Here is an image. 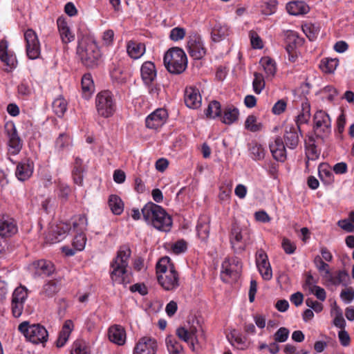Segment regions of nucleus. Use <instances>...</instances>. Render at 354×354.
<instances>
[{"label": "nucleus", "instance_id": "1", "mask_svg": "<svg viewBox=\"0 0 354 354\" xmlns=\"http://www.w3.org/2000/svg\"><path fill=\"white\" fill-rule=\"evenodd\" d=\"M131 254V251L128 246H121L117 252L116 257L111 261L110 265V277L114 284H126L129 283L127 267Z\"/></svg>", "mask_w": 354, "mask_h": 354}, {"label": "nucleus", "instance_id": "2", "mask_svg": "<svg viewBox=\"0 0 354 354\" xmlns=\"http://www.w3.org/2000/svg\"><path fill=\"white\" fill-rule=\"evenodd\" d=\"M141 212L144 219L156 229L164 232L170 230L171 218L161 206L149 202L142 208Z\"/></svg>", "mask_w": 354, "mask_h": 354}, {"label": "nucleus", "instance_id": "3", "mask_svg": "<svg viewBox=\"0 0 354 354\" xmlns=\"http://www.w3.org/2000/svg\"><path fill=\"white\" fill-rule=\"evenodd\" d=\"M164 64L169 73L180 74L187 68V55L181 48H171L165 54Z\"/></svg>", "mask_w": 354, "mask_h": 354}, {"label": "nucleus", "instance_id": "4", "mask_svg": "<svg viewBox=\"0 0 354 354\" xmlns=\"http://www.w3.org/2000/svg\"><path fill=\"white\" fill-rule=\"evenodd\" d=\"M77 51L84 66L94 68L97 66L101 54L96 43L89 38L79 41Z\"/></svg>", "mask_w": 354, "mask_h": 354}, {"label": "nucleus", "instance_id": "5", "mask_svg": "<svg viewBox=\"0 0 354 354\" xmlns=\"http://www.w3.org/2000/svg\"><path fill=\"white\" fill-rule=\"evenodd\" d=\"M95 107L99 115L108 118L116 110V102L113 93L109 91L100 92L95 97Z\"/></svg>", "mask_w": 354, "mask_h": 354}, {"label": "nucleus", "instance_id": "6", "mask_svg": "<svg viewBox=\"0 0 354 354\" xmlns=\"http://www.w3.org/2000/svg\"><path fill=\"white\" fill-rule=\"evenodd\" d=\"M19 330L34 344H44L47 341L48 331L39 324L29 325L28 322H24L19 324Z\"/></svg>", "mask_w": 354, "mask_h": 354}, {"label": "nucleus", "instance_id": "7", "mask_svg": "<svg viewBox=\"0 0 354 354\" xmlns=\"http://www.w3.org/2000/svg\"><path fill=\"white\" fill-rule=\"evenodd\" d=\"M241 263L237 258L225 259L221 265V279L225 283L236 281L241 271Z\"/></svg>", "mask_w": 354, "mask_h": 354}, {"label": "nucleus", "instance_id": "8", "mask_svg": "<svg viewBox=\"0 0 354 354\" xmlns=\"http://www.w3.org/2000/svg\"><path fill=\"white\" fill-rule=\"evenodd\" d=\"M230 242L233 251L241 254L245 250L246 242L243 234V228L236 222L232 223L229 235Z\"/></svg>", "mask_w": 354, "mask_h": 354}, {"label": "nucleus", "instance_id": "9", "mask_svg": "<svg viewBox=\"0 0 354 354\" xmlns=\"http://www.w3.org/2000/svg\"><path fill=\"white\" fill-rule=\"evenodd\" d=\"M315 131L317 136L328 135L331 131V120L329 115L324 111H317L313 117Z\"/></svg>", "mask_w": 354, "mask_h": 354}, {"label": "nucleus", "instance_id": "10", "mask_svg": "<svg viewBox=\"0 0 354 354\" xmlns=\"http://www.w3.org/2000/svg\"><path fill=\"white\" fill-rule=\"evenodd\" d=\"M26 42V53L31 59H35L40 55V44L36 32L32 29H28L24 32Z\"/></svg>", "mask_w": 354, "mask_h": 354}, {"label": "nucleus", "instance_id": "11", "mask_svg": "<svg viewBox=\"0 0 354 354\" xmlns=\"http://www.w3.org/2000/svg\"><path fill=\"white\" fill-rule=\"evenodd\" d=\"M158 283L166 290H174L179 286L178 274L173 264H169V272L157 276Z\"/></svg>", "mask_w": 354, "mask_h": 354}, {"label": "nucleus", "instance_id": "12", "mask_svg": "<svg viewBox=\"0 0 354 354\" xmlns=\"http://www.w3.org/2000/svg\"><path fill=\"white\" fill-rule=\"evenodd\" d=\"M187 47L189 55L194 59H201L206 54V50L199 35L189 36Z\"/></svg>", "mask_w": 354, "mask_h": 354}, {"label": "nucleus", "instance_id": "13", "mask_svg": "<svg viewBox=\"0 0 354 354\" xmlns=\"http://www.w3.org/2000/svg\"><path fill=\"white\" fill-rule=\"evenodd\" d=\"M158 350L157 341L150 337L140 338L133 348V354H156Z\"/></svg>", "mask_w": 354, "mask_h": 354}, {"label": "nucleus", "instance_id": "14", "mask_svg": "<svg viewBox=\"0 0 354 354\" xmlns=\"http://www.w3.org/2000/svg\"><path fill=\"white\" fill-rule=\"evenodd\" d=\"M6 129L8 138V151L10 154L16 155L22 148V141L13 124H7Z\"/></svg>", "mask_w": 354, "mask_h": 354}, {"label": "nucleus", "instance_id": "15", "mask_svg": "<svg viewBox=\"0 0 354 354\" xmlns=\"http://www.w3.org/2000/svg\"><path fill=\"white\" fill-rule=\"evenodd\" d=\"M256 263L263 279L267 281L271 279L272 277L271 266L268 256L263 250H261L257 252Z\"/></svg>", "mask_w": 354, "mask_h": 354}, {"label": "nucleus", "instance_id": "16", "mask_svg": "<svg viewBox=\"0 0 354 354\" xmlns=\"http://www.w3.org/2000/svg\"><path fill=\"white\" fill-rule=\"evenodd\" d=\"M167 118L165 109H158L148 115L146 118V127L149 129H156L162 126Z\"/></svg>", "mask_w": 354, "mask_h": 354}, {"label": "nucleus", "instance_id": "17", "mask_svg": "<svg viewBox=\"0 0 354 354\" xmlns=\"http://www.w3.org/2000/svg\"><path fill=\"white\" fill-rule=\"evenodd\" d=\"M18 228L14 219L8 215H0V236L10 237L17 232Z\"/></svg>", "mask_w": 354, "mask_h": 354}, {"label": "nucleus", "instance_id": "18", "mask_svg": "<svg viewBox=\"0 0 354 354\" xmlns=\"http://www.w3.org/2000/svg\"><path fill=\"white\" fill-rule=\"evenodd\" d=\"M269 148L273 158L277 161L283 162L286 159V150L283 140L280 136L274 138L270 142Z\"/></svg>", "mask_w": 354, "mask_h": 354}, {"label": "nucleus", "instance_id": "19", "mask_svg": "<svg viewBox=\"0 0 354 354\" xmlns=\"http://www.w3.org/2000/svg\"><path fill=\"white\" fill-rule=\"evenodd\" d=\"M299 131H300L299 126L288 125L286 127L283 139L286 145L289 149H295L297 147L299 141Z\"/></svg>", "mask_w": 354, "mask_h": 354}, {"label": "nucleus", "instance_id": "20", "mask_svg": "<svg viewBox=\"0 0 354 354\" xmlns=\"http://www.w3.org/2000/svg\"><path fill=\"white\" fill-rule=\"evenodd\" d=\"M33 169V162L29 159L24 160L18 163L15 171V176L18 180L24 181L32 176Z\"/></svg>", "mask_w": 354, "mask_h": 354}, {"label": "nucleus", "instance_id": "21", "mask_svg": "<svg viewBox=\"0 0 354 354\" xmlns=\"http://www.w3.org/2000/svg\"><path fill=\"white\" fill-rule=\"evenodd\" d=\"M140 74L145 84L153 82L157 75L155 64L150 61L144 62L140 68Z\"/></svg>", "mask_w": 354, "mask_h": 354}, {"label": "nucleus", "instance_id": "22", "mask_svg": "<svg viewBox=\"0 0 354 354\" xmlns=\"http://www.w3.org/2000/svg\"><path fill=\"white\" fill-rule=\"evenodd\" d=\"M185 103L191 109H197L201 104V96L198 89L192 87L187 88L185 93Z\"/></svg>", "mask_w": 354, "mask_h": 354}, {"label": "nucleus", "instance_id": "23", "mask_svg": "<svg viewBox=\"0 0 354 354\" xmlns=\"http://www.w3.org/2000/svg\"><path fill=\"white\" fill-rule=\"evenodd\" d=\"M109 339L111 342L122 346L126 342V333L123 327L115 325L109 328L108 332Z\"/></svg>", "mask_w": 354, "mask_h": 354}, {"label": "nucleus", "instance_id": "24", "mask_svg": "<svg viewBox=\"0 0 354 354\" xmlns=\"http://www.w3.org/2000/svg\"><path fill=\"white\" fill-rule=\"evenodd\" d=\"M71 230V227L67 223L58 225L48 235V240L50 243L60 242L66 237Z\"/></svg>", "mask_w": 354, "mask_h": 354}, {"label": "nucleus", "instance_id": "25", "mask_svg": "<svg viewBox=\"0 0 354 354\" xmlns=\"http://www.w3.org/2000/svg\"><path fill=\"white\" fill-rule=\"evenodd\" d=\"M8 44L6 40L2 39L0 41V59L6 66L10 68L16 67L17 59L16 57L8 53Z\"/></svg>", "mask_w": 354, "mask_h": 354}, {"label": "nucleus", "instance_id": "26", "mask_svg": "<svg viewBox=\"0 0 354 354\" xmlns=\"http://www.w3.org/2000/svg\"><path fill=\"white\" fill-rule=\"evenodd\" d=\"M57 27L62 40L68 44L75 39V35L71 31L66 21L63 17H59L57 20Z\"/></svg>", "mask_w": 354, "mask_h": 354}, {"label": "nucleus", "instance_id": "27", "mask_svg": "<svg viewBox=\"0 0 354 354\" xmlns=\"http://www.w3.org/2000/svg\"><path fill=\"white\" fill-rule=\"evenodd\" d=\"M286 10L290 15L297 16L308 13L310 8L303 1H295L286 5Z\"/></svg>", "mask_w": 354, "mask_h": 354}, {"label": "nucleus", "instance_id": "28", "mask_svg": "<svg viewBox=\"0 0 354 354\" xmlns=\"http://www.w3.org/2000/svg\"><path fill=\"white\" fill-rule=\"evenodd\" d=\"M239 111L232 106L229 105L224 108L223 115L221 116V122L225 124L230 125L239 120Z\"/></svg>", "mask_w": 354, "mask_h": 354}, {"label": "nucleus", "instance_id": "29", "mask_svg": "<svg viewBox=\"0 0 354 354\" xmlns=\"http://www.w3.org/2000/svg\"><path fill=\"white\" fill-rule=\"evenodd\" d=\"M127 50L131 58L137 59L145 53V45L143 43L131 40L127 43Z\"/></svg>", "mask_w": 354, "mask_h": 354}, {"label": "nucleus", "instance_id": "30", "mask_svg": "<svg viewBox=\"0 0 354 354\" xmlns=\"http://www.w3.org/2000/svg\"><path fill=\"white\" fill-rule=\"evenodd\" d=\"M73 327V323L71 319L65 321L56 342L57 347H62L66 344Z\"/></svg>", "mask_w": 354, "mask_h": 354}, {"label": "nucleus", "instance_id": "31", "mask_svg": "<svg viewBox=\"0 0 354 354\" xmlns=\"http://www.w3.org/2000/svg\"><path fill=\"white\" fill-rule=\"evenodd\" d=\"M36 269V272L39 275L49 276L54 272V266L50 261L41 259L33 264Z\"/></svg>", "mask_w": 354, "mask_h": 354}, {"label": "nucleus", "instance_id": "32", "mask_svg": "<svg viewBox=\"0 0 354 354\" xmlns=\"http://www.w3.org/2000/svg\"><path fill=\"white\" fill-rule=\"evenodd\" d=\"M339 64V59L337 58H323L319 64V68L324 73H333Z\"/></svg>", "mask_w": 354, "mask_h": 354}, {"label": "nucleus", "instance_id": "33", "mask_svg": "<svg viewBox=\"0 0 354 354\" xmlns=\"http://www.w3.org/2000/svg\"><path fill=\"white\" fill-rule=\"evenodd\" d=\"M165 344L169 354H180L183 352V346L171 335L166 337Z\"/></svg>", "mask_w": 354, "mask_h": 354}, {"label": "nucleus", "instance_id": "34", "mask_svg": "<svg viewBox=\"0 0 354 354\" xmlns=\"http://www.w3.org/2000/svg\"><path fill=\"white\" fill-rule=\"evenodd\" d=\"M108 203L113 214L120 215L123 212L124 203L121 198L117 195H111Z\"/></svg>", "mask_w": 354, "mask_h": 354}, {"label": "nucleus", "instance_id": "35", "mask_svg": "<svg viewBox=\"0 0 354 354\" xmlns=\"http://www.w3.org/2000/svg\"><path fill=\"white\" fill-rule=\"evenodd\" d=\"M60 289V283L58 281L50 280L46 283L42 288L41 295L52 297L56 295Z\"/></svg>", "mask_w": 354, "mask_h": 354}, {"label": "nucleus", "instance_id": "36", "mask_svg": "<svg viewBox=\"0 0 354 354\" xmlns=\"http://www.w3.org/2000/svg\"><path fill=\"white\" fill-rule=\"evenodd\" d=\"M227 35L228 28L218 23L214 25L211 32L212 39L215 42L223 39Z\"/></svg>", "mask_w": 354, "mask_h": 354}, {"label": "nucleus", "instance_id": "37", "mask_svg": "<svg viewBox=\"0 0 354 354\" xmlns=\"http://www.w3.org/2000/svg\"><path fill=\"white\" fill-rule=\"evenodd\" d=\"M319 177L321 180L326 185H330L334 181V176L331 171L328 169L326 164H321L318 168Z\"/></svg>", "mask_w": 354, "mask_h": 354}, {"label": "nucleus", "instance_id": "38", "mask_svg": "<svg viewBox=\"0 0 354 354\" xmlns=\"http://www.w3.org/2000/svg\"><path fill=\"white\" fill-rule=\"evenodd\" d=\"M310 118V106L309 102L306 100L302 102L301 111L297 117V127L300 124L307 123Z\"/></svg>", "mask_w": 354, "mask_h": 354}, {"label": "nucleus", "instance_id": "39", "mask_svg": "<svg viewBox=\"0 0 354 354\" xmlns=\"http://www.w3.org/2000/svg\"><path fill=\"white\" fill-rule=\"evenodd\" d=\"M28 290L26 288L20 286L14 290L11 302L25 304L28 299Z\"/></svg>", "mask_w": 354, "mask_h": 354}, {"label": "nucleus", "instance_id": "40", "mask_svg": "<svg viewBox=\"0 0 354 354\" xmlns=\"http://www.w3.org/2000/svg\"><path fill=\"white\" fill-rule=\"evenodd\" d=\"M53 109L58 117H62L67 109L66 100L62 96L56 98L53 102Z\"/></svg>", "mask_w": 354, "mask_h": 354}, {"label": "nucleus", "instance_id": "41", "mask_svg": "<svg viewBox=\"0 0 354 354\" xmlns=\"http://www.w3.org/2000/svg\"><path fill=\"white\" fill-rule=\"evenodd\" d=\"M205 115L207 117L213 119L221 117V107L220 102L216 100L210 102L205 110Z\"/></svg>", "mask_w": 354, "mask_h": 354}, {"label": "nucleus", "instance_id": "42", "mask_svg": "<svg viewBox=\"0 0 354 354\" xmlns=\"http://www.w3.org/2000/svg\"><path fill=\"white\" fill-rule=\"evenodd\" d=\"M302 30L310 41H314L319 35L320 28L315 24H306L302 26Z\"/></svg>", "mask_w": 354, "mask_h": 354}, {"label": "nucleus", "instance_id": "43", "mask_svg": "<svg viewBox=\"0 0 354 354\" xmlns=\"http://www.w3.org/2000/svg\"><path fill=\"white\" fill-rule=\"evenodd\" d=\"M196 230L198 237L202 241H206L209 236V226L207 219H200L196 225Z\"/></svg>", "mask_w": 354, "mask_h": 354}, {"label": "nucleus", "instance_id": "44", "mask_svg": "<svg viewBox=\"0 0 354 354\" xmlns=\"http://www.w3.org/2000/svg\"><path fill=\"white\" fill-rule=\"evenodd\" d=\"M249 151H250L252 158L254 160H261L265 156V150L261 145L257 142H252L249 145Z\"/></svg>", "mask_w": 354, "mask_h": 354}, {"label": "nucleus", "instance_id": "45", "mask_svg": "<svg viewBox=\"0 0 354 354\" xmlns=\"http://www.w3.org/2000/svg\"><path fill=\"white\" fill-rule=\"evenodd\" d=\"M88 225V220L85 215L80 214L74 218L73 230L77 232H83Z\"/></svg>", "mask_w": 354, "mask_h": 354}, {"label": "nucleus", "instance_id": "46", "mask_svg": "<svg viewBox=\"0 0 354 354\" xmlns=\"http://www.w3.org/2000/svg\"><path fill=\"white\" fill-rule=\"evenodd\" d=\"M266 82L263 75L261 73L255 72L254 73V80L252 82L253 91L256 94H260L264 89Z\"/></svg>", "mask_w": 354, "mask_h": 354}, {"label": "nucleus", "instance_id": "47", "mask_svg": "<svg viewBox=\"0 0 354 354\" xmlns=\"http://www.w3.org/2000/svg\"><path fill=\"white\" fill-rule=\"evenodd\" d=\"M111 77L113 81L117 82L118 84H122L127 82L129 75L121 68L118 67L113 69L111 73Z\"/></svg>", "mask_w": 354, "mask_h": 354}, {"label": "nucleus", "instance_id": "48", "mask_svg": "<svg viewBox=\"0 0 354 354\" xmlns=\"http://www.w3.org/2000/svg\"><path fill=\"white\" fill-rule=\"evenodd\" d=\"M81 84L84 94L86 96L90 95L94 88V84L91 74L87 73L83 75Z\"/></svg>", "mask_w": 354, "mask_h": 354}, {"label": "nucleus", "instance_id": "49", "mask_svg": "<svg viewBox=\"0 0 354 354\" xmlns=\"http://www.w3.org/2000/svg\"><path fill=\"white\" fill-rule=\"evenodd\" d=\"M245 128L252 132L259 131L262 129L261 123L257 122V117L250 115L245 120Z\"/></svg>", "mask_w": 354, "mask_h": 354}, {"label": "nucleus", "instance_id": "50", "mask_svg": "<svg viewBox=\"0 0 354 354\" xmlns=\"http://www.w3.org/2000/svg\"><path fill=\"white\" fill-rule=\"evenodd\" d=\"M170 259L169 257L162 258L156 265V273L158 275H165L166 272H169Z\"/></svg>", "mask_w": 354, "mask_h": 354}, {"label": "nucleus", "instance_id": "51", "mask_svg": "<svg viewBox=\"0 0 354 354\" xmlns=\"http://www.w3.org/2000/svg\"><path fill=\"white\" fill-rule=\"evenodd\" d=\"M261 64L267 75H274L276 72V66L272 59L269 57H263L261 59Z\"/></svg>", "mask_w": 354, "mask_h": 354}, {"label": "nucleus", "instance_id": "52", "mask_svg": "<svg viewBox=\"0 0 354 354\" xmlns=\"http://www.w3.org/2000/svg\"><path fill=\"white\" fill-rule=\"evenodd\" d=\"M310 141L313 142L306 147V158H308V160H315L319 158L320 152L317 150L314 140L310 139Z\"/></svg>", "mask_w": 354, "mask_h": 354}, {"label": "nucleus", "instance_id": "53", "mask_svg": "<svg viewBox=\"0 0 354 354\" xmlns=\"http://www.w3.org/2000/svg\"><path fill=\"white\" fill-rule=\"evenodd\" d=\"M277 0H270L268 2H266L262 6V12L266 15H271L274 14L277 8Z\"/></svg>", "mask_w": 354, "mask_h": 354}, {"label": "nucleus", "instance_id": "54", "mask_svg": "<svg viewBox=\"0 0 354 354\" xmlns=\"http://www.w3.org/2000/svg\"><path fill=\"white\" fill-rule=\"evenodd\" d=\"M289 330L285 327L279 328L274 334V340L276 342H285L289 336Z\"/></svg>", "mask_w": 354, "mask_h": 354}, {"label": "nucleus", "instance_id": "55", "mask_svg": "<svg viewBox=\"0 0 354 354\" xmlns=\"http://www.w3.org/2000/svg\"><path fill=\"white\" fill-rule=\"evenodd\" d=\"M86 239L85 235L82 233H78L74 238L73 245L76 250L81 251L84 248Z\"/></svg>", "mask_w": 354, "mask_h": 354}, {"label": "nucleus", "instance_id": "56", "mask_svg": "<svg viewBox=\"0 0 354 354\" xmlns=\"http://www.w3.org/2000/svg\"><path fill=\"white\" fill-rule=\"evenodd\" d=\"M227 338L232 346H234L235 343L239 345H242L245 342V338L243 337L241 334H236L235 330L227 335Z\"/></svg>", "mask_w": 354, "mask_h": 354}, {"label": "nucleus", "instance_id": "57", "mask_svg": "<svg viewBox=\"0 0 354 354\" xmlns=\"http://www.w3.org/2000/svg\"><path fill=\"white\" fill-rule=\"evenodd\" d=\"M71 354H90L84 344L82 342L76 341L73 343Z\"/></svg>", "mask_w": 354, "mask_h": 354}, {"label": "nucleus", "instance_id": "58", "mask_svg": "<svg viewBox=\"0 0 354 354\" xmlns=\"http://www.w3.org/2000/svg\"><path fill=\"white\" fill-rule=\"evenodd\" d=\"M185 36V30L183 28L176 27L173 28L169 35V37L173 41H179Z\"/></svg>", "mask_w": 354, "mask_h": 354}, {"label": "nucleus", "instance_id": "59", "mask_svg": "<svg viewBox=\"0 0 354 354\" xmlns=\"http://www.w3.org/2000/svg\"><path fill=\"white\" fill-rule=\"evenodd\" d=\"M69 144V136L65 133H60L55 141V147L58 149H63Z\"/></svg>", "mask_w": 354, "mask_h": 354}, {"label": "nucleus", "instance_id": "60", "mask_svg": "<svg viewBox=\"0 0 354 354\" xmlns=\"http://www.w3.org/2000/svg\"><path fill=\"white\" fill-rule=\"evenodd\" d=\"M348 278V274L346 270H339L335 276L334 286H337L341 283H344Z\"/></svg>", "mask_w": 354, "mask_h": 354}, {"label": "nucleus", "instance_id": "61", "mask_svg": "<svg viewBox=\"0 0 354 354\" xmlns=\"http://www.w3.org/2000/svg\"><path fill=\"white\" fill-rule=\"evenodd\" d=\"M25 304L11 302L12 314L15 317H19L24 311Z\"/></svg>", "mask_w": 354, "mask_h": 354}, {"label": "nucleus", "instance_id": "62", "mask_svg": "<svg viewBox=\"0 0 354 354\" xmlns=\"http://www.w3.org/2000/svg\"><path fill=\"white\" fill-rule=\"evenodd\" d=\"M312 290L309 291L310 293H313L315 297L320 301H324L326 297V293L325 290L320 286H313Z\"/></svg>", "mask_w": 354, "mask_h": 354}, {"label": "nucleus", "instance_id": "63", "mask_svg": "<svg viewBox=\"0 0 354 354\" xmlns=\"http://www.w3.org/2000/svg\"><path fill=\"white\" fill-rule=\"evenodd\" d=\"M282 248L285 252L288 254H293L296 250L295 244L286 238H284L282 241Z\"/></svg>", "mask_w": 354, "mask_h": 354}, {"label": "nucleus", "instance_id": "64", "mask_svg": "<svg viewBox=\"0 0 354 354\" xmlns=\"http://www.w3.org/2000/svg\"><path fill=\"white\" fill-rule=\"evenodd\" d=\"M283 351L286 354H308V351L304 350H297L296 346L288 344L284 346Z\"/></svg>", "mask_w": 354, "mask_h": 354}]
</instances>
